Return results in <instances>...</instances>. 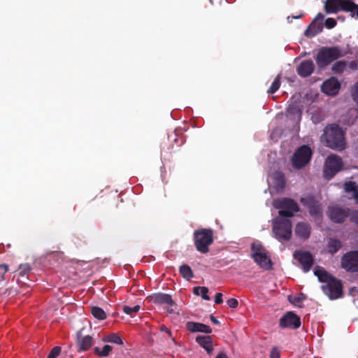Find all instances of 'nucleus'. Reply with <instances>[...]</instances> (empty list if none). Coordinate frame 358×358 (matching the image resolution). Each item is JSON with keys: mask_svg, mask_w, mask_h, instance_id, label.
<instances>
[{"mask_svg": "<svg viewBox=\"0 0 358 358\" xmlns=\"http://www.w3.org/2000/svg\"><path fill=\"white\" fill-rule=\"evenodd\" d=\"M352 54L350 49L343 50L339 46L322 47L315 57V62L319 69H324L336 59Z\"/></svg>", "mask_w": 358, "mask_h": 358, "instance_id": "1", "label": "nucleus"}, {"mask_svg": "<svg viewBox=\"0 0 358 358\" xmlns=\"http://www.w3.org/2000/svg\"><path fill=\"white\" fill-rule=\"evenodd\" d=\"M322 138L325 141L327 146L331 149L341 151L345 148L344 132L336 124L327 126Z\"/></svg>", "mask_w": 358, "mask_h": 358, "instance_id": "2", "label": "nucleus"}, {"mask_svg": "<svg viewBox=\"0 0 358 358\" xmlns=\"http://www.w3.org/2000/svg\"><path fill=\"white\" fill-rule=\"evenodd\" d=\"M324 10L327 13L343 11L349 13L352 17L358 18V4L355 3V0H327Z\"/></svg>", "mask_w": 358, "mask_h": 358, "instance_id": "3", "label": "nucleus"}, {"mask_svg": "<svg viewBox=\"0 0 358 358\" xmlns=\"http://www.w3.org/2000/svg\"><path fill=\"white\" fill-rule=\"evenodd\" d=\"M194 243L197 251L206 254L209 246L213 243V230L212 229H199L194 231Z\"/></svg>", "mask_w": 358, "mask_h": 358, "instance_id": "4", "label": "nucleus"}, {"mask_svg": "<svg viewBox=\"0 0 358 358\" xmlns=\"http://www.w3.org/2000/svg\"><path fill=\"white\" fill-rule=\"evenodd\" d=\"M292 224L288 219L277 218L273 224L272 231L280 242L289 241L292 238Z\"/></svg>", "mask_w": 358, "mask_h": 358, "instance_id": "5", "label": "nucleus"}, {"mask_svg": "<svg viewBox=\"0 0 358 358\" xmlns=\"http://www.w3.org/2000/svg\"><path fill=\"white\" fill-rule=\"evenodd\" d=\"M273 206L275 208L279 209L278 214L282 217H292L295 213L299 211L297 203L289 198L275 200Z\"/></svg>", "mask_w": 358, "mask_h": 358, "instance_id": "6", "label": "nucleus"}, {"mask_svg": "<svg viewBox=\"0 0 358 358\" xmlns=\"http://www.w3.org/2000/svg\"><path fill=\"white\" fill-rule=\"evenodd\" d=\"M313 151L308 145H303L298 148L292 157V164L295 169H301L310 162Z\"/></svg>", "mask_w": 358, "mask_h": 358, "instance_id": "7", "label": "nucleus"}, {"mask_svg": "<svg viewBox=\"0 0 358 358\" xmlns=\"http://www.w3.org/2000/svg\"><path fill=\"white\" fill-rule=\"evenodd\" d=\"M342 167L343 162L341 157L334 155H329L326 160L324 176L331 179L341 170Z\"/></svg>", "mask_w": 358, "mask_h": 358, "instance_id": "8", "label": "nucleus"}, {"mask_svg": "<svg viewBox=\"0 0 358 358\" xmlns=\"http://www.w3.org/2000/svg\"><path fill=\"white\" fill-rule=\"evenodd\" d=\"M324 293L328 296L331 300L337 299L343 296V285L340 280L336 278L330 280L327 284L321 287Z\"/></svg>", "mask_w": 358, "mask_h": 358, "instance_id": "9", "label": "nucleus"}, {"mask_svg": "<svg viewBox=\"0 0 358 358\" xmlns=\"http://www.w3.org/2000/svg\"><path fill=\"white\" fill-rule=\"evenodd\" d=\"M341 266L348 272H358V250L344 254L341 258Z\"/></svg>", "mask_w": 358, "mask_h": 358, "instance_id": "10", "label": "nucleus"}, {"mask_svg": "<svg viewBox=\"0 0 358 358\" xmlns=\"http://www.w3.org/2000/svg\"><path fill=\"white\" fill-rule=\"evenodd\" d=\"M327 215L332 222L338 224L343 223L348 217H350L349 208L337 206H329Z\"/></svg>", "mask_w": 358, "mask_h": 358, "instance_id": "11", "label": "nucleus"}, {"mask_svg": "<svg viewBox=\"0 0 358 358\" xmlns=\"http://www.w3.org/2000/svg\"><path fill=\"white\" fill-rule=\"evenodd\" d=\"M301 204L308 209V212L312 217H320L322 215V208L321 203L313 196L302 197L300 199Z\"/></svg>", "mask_w": 358, "mask_h": 358, "instance_id": "12", "label": "nucleus"}, {"mask_svg": "<svg viewBox=\"0 0 358 358\" xmlns=\"http://www.w3.org/2000/svg\"><path fill=\"white\" fill-rule=\"evenodd\" d=\"M150 301L155 304L167 305L166 310L169 313H174L173 307H176V303L173 300L171 296L162 292H158L150 296Z\"/></svg>", "mask_w": 358, "mask_h": 358, "instance_id": "13", "label": "nucleus"}, {"mask_svg": "<svg viewBox=\"0 0 358 358\" xmlns=\"http://www.w3.org/2000/svg\"><path fill=\"white\" fill-rule=\"evenodd\" d=\"M301 324V318L292 311L286 313L279 321V326L282 329H296L300 327Z\"/></svg>", "mask_w": 358, "mask_h": 358, "instance_id": "14", "label": "nucleus"}, {"mask_svg": "<svg viewBox=\"0 0 358 358\" xmlns=\"http://www.w3.org/2000/svg\"><path fill=\"white\" fill-rule=\"evenodd\" d=\"M293 257L299 262L305 273L308 272L313 265V257L308 251L296 250L293 254Z\"/></svg>", "mask_w": 358, "mask_h": 358, "instance_id": "15", "label": "nucleus"}, {"mask_svg": "<svg viewBox=\"0 0 358 358\" xmlns=\"http://www.w3.org/2000/svg\"><path fill=\"white\" fill-rule=\"evenodd\" d=\"M324 17L322 13H317L310 24L305 30L304 35L307 37H314L322 32L323 29L322 20Z\"/></svg>", "mask_w": 358, "mask_h": 358, "instance_id": "16", "label": "nucleus"}, {"mask_svg": "<svg viewBox=\"0 0 358 358\" xmlns=\"http://www.w3.org/2000/svg\"><path fill=\"white\" fill-rule=\"evenodd\" d=\"M341 88V83L335 77H331L323 82L321 90L323 93L330 95H336Z\"/></svg>", "mask_w": 358, "mask_h": 358, "instance_id": "17", "label": "nucleus"}, {"mask_svg": "<svg viewBox=\"0 0 358 358\" xmlns=\"http://www.w3.org/2000/svg\"><path fill=\"white\" fill-rule=\"evenodd\" d=\"M251 257L261 268L265 270L272 268V262L266 250L262 253H252Z\"/></svg>", "mask_w": 358, "mask_h": 358, "instance_id": "18", "label": "nucleus"}, {"mask_svg": "<svg viewBox=\"0 0 358 358\" xmlns=\"http://www.w3.org/2000/svg\"><path fill=\"white\" fill-rule=\"evenodd\" d=\"M93 344V338L89 335L83 336L81 331L76 334V345L78 352L88 350Z\"/></svg>", "mask_w": 358, "mask_h": 358, "instance_id": "19", "label": "nucleus"}, {"mask_svg": "<svg viewBox=\"0 0 358 358\" xmlns=\"http://www.w3.org/2000/svg\"><path fill=\"white\" fill-rule=\"evenodd\" d=\"M315 70V64L311 59L302 61L296 67V72L302 78L310 76Z\"/></svg>", "mask_w": 358, "mask_h": 358, "instance_id": "20", "label": "nucleus"}, {"mask_svg": "<svg viewBox=\"0 0 358 358\" xmlns=\"http://www.w3.org/2000/svg\"><path fill=\"white\" fill-rule=\"evenodd\" d=\"M195 341L201 348L205 349L208 355L213 353V338L210 336L199 335L196 337Z\"/></svg>", "mask_w": 358, "mask_h": 358, "instance_id": "21", "label": "nucleus"}, {"mask_svg": "<svg viewBox=\"0 0 358 358\" xmlns=\"http://www.w3.org/2000/svg\"><path fill=\"white\" fill-rule=\"evenodd\" d=\"M186 329L191 332H203L210 334L212 332V329L203 323L188 322L186 323Z\"/></svg>", "mask_w": 358, "mask_h": 358, "instance_id": "22", "label": "nucleus"}, {"mask_svg": "<svg viewBox=\"0 0 358 358\" xmlns=\"http://www.w3.org/2000/svg\"><path fill=\"white\" fill-rule=\"evenodd\" d=\"M310 230L309 224L299 222L295 227V234L297 236L306 240L310 237Z\"/></svg>", "mask_w": 358, "mask_h": 358, "instance_id": "23", "label": "nucleus"}, {"mask_svg": "<svg viewBox=\"0 0 358 358\" xmlns=\"http://www.w3.org/2000/svg\"><path fill=\"white\" fill-rule=\"evenodd\" d=\"M314 274L317 277L320 282H330V280L335 278L330 275L326 270L320 266H317L314 270Z\"/></svg>", "mask_w": 358, "mask_h": 358, "instance_id": "24", "label": "nucleus"}, {"mask_svg": "<svg viewBox=\"0 0 358 358\" xmlns=\"http://www.w3.org/2000/svg\"><path fill=\"white\" fill-rule=\"evenodd\" d=\"M286 115L291 118H294L296 116L300 118L301 116V110L296 103H292L287 108Z\"/></svg>", "mask_w": 358, "mask_h": 358, "instance_id": "25", "label": "nucleus"}, {"mask_svg": "<svg viewBox=\"0 0 358 358\" xmlns=\"http://www.w3.org/2000/svg\"><path fill=\"white\" fill-rule=\"evenodd\" d=\"M347 66V62L344 60L337 61L332 65L331 71L335 74H341L345 71Z\"/></svg>", "mask_w": 358, "mask_h": 358, "instance_id": "26", "label": "nucleus"}, {"mask_svg": "<svg viewBox=\"0 0 358 358\" xmlns=\"http://www.w3.org/2000/svg\"><path fill=\"white\" fill-rule=\"evenodd\" d=\"M342 244L341 242L336 238H330L327 248L328 252L331 255L336 253L341 248Z\"/></svg>", "mask_w": 358, "mask_h": 358, "instance_id": "27", "label": "nucleus"}, {"mask_svg": "<svg viewBox=\"0 0 358 358\" xmlns=\"http://www.w3.org/2000/svg\"><path fill=\"white\" fill-rule=\"evenodd\" d=\"M179 272L180 275L186 280H190L193 278L194 274L192 268L187 264H182L180 266Z\"/></svg>", "mask_w": 358, "mask_h": 358, "instance_id": "28", "label": "nucleus"}, {"mask_svg": "<svg viewBox=\"0 0 358 358\" xmlns=\"http://www.w3.org/2000/svg\"><path fill=\"white\" fill-rule=\"evenodd\" d=\"M102 340L104 342L113 343L118 345H123L122 339L116 333L108 334L104 336Z\"/></svg>", "mask_w": 358, "mask_h": 358, "instance_id": "29", "label": "nucleus"}, {"mask_svg": "<svg viewBox=\"0 0 358 358\" xmlns=\"http://www.w3.org/2000/svg\"><path fill=\"white\" fill-rule=\"evenodd\" d=\"M112 350V346L105 345L102 349H100L99 347H95L94 348V353L99 357H107L111 352Z\"/></svg>", "mask_w": 358, "mask_h": 358, "instance_id": "30", "label": "nucleus"}, {"mask_svg": "<svg viewBox=\"0 0 358 358\" xmlns=\"http://www.w3.org/2000/svg\"><path fill=\"white\" fill-rule=\"evenodd\" d=\"M92 315L96 319L103 320L106 318V314L104 310L98 306H92L91 308Z\"/></svg>", "mask_w": 358, "mask_h": 358, "instance_id": "31", "label": "nucleus"}, {"mask_svg": "<svg viewBox=\"0 0 358 358\" xmlns=\"http://www.w3.org/2000/svg\"><path fill=\"white\" fill-rule=\"evenodd\" d=\"M280 87V76L278 75L275 77L274 80L273 81L271 87L267 90V93L270 94H273L275 93Z\"/></svg>", "mask_w": 358, "mask_h": 358, "instance_id": "32", "label": "nucleus"}, {"mask_svg": "<svg viewBox=\"0 0 358 358\" xmlns=\"http://www.w3.org/2000/svg\"><path fill=\"white\" fill-rule=\"evenodd\" d=\"M140 308H141V306L139 305H136L134 307L124 306L122 308V310L125 314L133 316L134 314H135L138 311H139Z\"/></svg>", "mask_w": 358, "mask_h": 358, "instance_id": "33", "label": "nucleus"}, {"mask_svg": "<svg viewBox=\"0 0 358 358\" xmlns=\"http://www.w3.org/2000/svg\"><path fill=\"white\" fill-rule=\"evenodd\" d=\"M344 189L346 192H353L358 189L356 182L352 181L346 182L344 185Z\"/></svg>", "mask_w": 358, "mask_h": 358, "instance_id": "34", "label": "nucleus"}, {"mask_svg": "<svg viewBox=\"0 0 358 358\" xmlns=\"http://www.w3.org/2000/svg\"><path fill=\"white\" fill-rule=\"evenodd\" d=\"M31 271V266L29 264H22L19 266V275L24 276Z\"/></svg>", "mask_w": 358, "mask_h": 358, "instance_id": "35", "label": "nucleus"}, {"mask_svg": "<svg viewBox=\"0 0 358 358\" xmlns=\"http://www.w3.org/2000/svg\"><path fill=\"white\" fill-rule=\"evenodd\" d=\"M251 250L252 253H262L266 251L263 246L258 243H253L251 245Z\"/></svg>", "mask_w": 358, "mask_h": 358, "instance_id": "36", "label": "nucleus"}, {"mask_svg": "<svg viewBox=\"0 0 358 358\" xmlns=\"http://www.w3.org/2000/svg\"><path fill=\"white\" fill-rule=\"evenodd\" d=\"M62 348L59 346L54 347L50 352L47 358H57L61 353Z\"/></svg>", "mask_w": 358, "mask_h": 358, "instance_id": "37", "label": "nucleus"}, {"mask_svg": "<svg viewBox=\"0 0 358 358\" xmlns=\"http://www.w3.org/2000/svg\"><path fill=\"white\" fill-rule=\"evenodd\" d=\"M8 266L7 264H0V281L4 280V275L8 272Z\"/></svg>", "mask_w": 358, "mask_h": 358, "instance_id": "38", "label": "nucleus"}, {"mask_svg": "<svg viewBox=\"0 0 358 358\" xmlns=\"http://www.w3.org/2000/svg\"><path fill=\"white\" fill-rule=\"evenodd\" d=\"M325 27L328 29H332L336 25V21L335 19L329 17L325 20Z\"/></svg>", "mask_w": 358, "mask_h": 358, "instance_id": "39", "label": "nucleus"}, {"mask_svg": "<svg viewBox=\"0 0 358 358\" xmlns=\"http://www.w3.org/2000/svg\"><path fill=\"white\" fill-rule=\"evenodd\" d=\"M306 299V296L305 294L301 293L296 296H295L294 297V300L293 301H290L291 303H294V304H298L299 303H301V301H303V300Z\"/></svg>", "mask_w": 358, "mask_h": 358, "instance_id": "40", "label": "nucleus"}, {"mask_svg": "<svg viewBox=\"0 0 358 358\" xmlns=\"http://www.w3.org/2000/svg\"><path fill=\"white\" fill-rule=\"evenodd\" d=\"M201 293L200 295L204 300H210V296L208 295V289L206 287H201Z\"/></svg>", "mask_w": 358, "mask_h": 358, "instance_id": "41", "label": "nucleus"}, {"mask_svg": "<svg viewBox=\"0 0 358 358\" xmlns=\"http://www.w3.org/2000/svg\"><path fill=\"white\" fill-rule=\"evenodd\" d=\"M227 303L229 306V307L231 308H236L238 306V301L237 299L231 298L227 301Z\"/></svg>", "mask_w": 358, "mask_h": 358, "instance_id": "42", "label": "nucleus"}, {"mask_svg": "<svg viewBox=\"0 0 358 358\" xmlns=\"http://www.w3.org/2000/svg\"><path fill=\"white\" fill-rule=\"evenodd\" d=\"M271 358H280V352L277 347H273L270 353Z\"/></svg>", "mask_w": 358, "mask_h": 358, "instance_id": "43", "label": "nucleus"}, {"mask_svg": "<svg viewBox=\"0 0 358 358\" xmlns=\"http://www.w3.org/2000/svg\"><path fill=\"white\" fill-rule=\"evenodd\" d=\"M350 220L358 227V210H354L350 213Z\"/></svg>", "mask_w": 358, "mask_h": 358, "instance_id": "44", "label": "nucleus"}, {"mask_svg": "<svg viewBox=\"0 0 358 358\" xmlns=\"http://www.w3.org/2000/svg\"><path fill=\"white\" fill-rule=\"evenodd\" d=\"M352 95L355 101L358 104V82L355 85Z\"/></svg>", "mask_w": 358, "mask_h": 358, "instance_id": "45", "label": "nucleus"}, {"mask_svg": "<svg viewBox=\"0 0 358 358\" xmlns=\"http://www.w3.org/2000/svg\"><path fill=\"white\" fill-rule=\"evenodd\" d=\"M223 302L222 300V294L217 293L215 296V303L216 304H221Z\"/></svg>", "mask_w": 358, "mask_h": 358, "instance_id": "46", "label": "nucleus"}, {"mask_svg": "<svg viewBox=\"0 0 358 358\" xmlns=\"http://www.w3.org/2000/svg\"><path fill=\"white\" fill-rule=\"evenodd\" d=\"M73 242L78 248L82 246L81 238L78 236L73 237Z\"/></svg>", "mask_w": 358, "mask_h": 358, "instance_id": "47", "label": "nucleus"}, {"mask_svg": "<svg viewBox=\"0 0 358 358\" xmlns=\"http://www.w3.org/2000/svg\"><path fill=\"white\" fill-rule=\"evenodd\" d=\"M349 67L352 70L358 69V62L357 61H352L349 63Z\"/></svg>", "mask_w": 358, "mask_h": 358, "instance_id": "48", "label": "nucleus"}, {"mask_svg": "<svg viewBox=\"0 0 358 358\" xmlns=\"http://www.w3.org/2000/svg\"><path fill=\"white\" fill-rule=\"evenodd\" d=\"M201 287H194V289H193V293L195 294V295H197V296H199L200 295V293H201Z\"/></svg>", "mask_w": 358, "mask_h": 358, "instance_id": "49", "label": "nucleus"}, {"mask_svg": "<svg viewBox=\"0 0 358 358\" xmlns=\"http://www.w3.org/2000/svg\"><path fill=\"white\" fill-rule=\"evenodd\" d=\"M210 318L211 322L213 324H220V322L218 321V320L215 317H214L213 315H210Z\"/></svg>", "mask_w": 358, "mask_h": 358, "instance_id": "50", "label": "nucleus"}, {"mask_svg": "<svg viewBox=\"0 0 358 358\" xmlns=\"http://www.w3.org/2000/svg\"><path fill=\"white\" fill-rule=\"evenodd\" d=\"M215 358H229L227 355L224 352H220Z\"/></svg>", "mask_w": 358, "mask_h": 358, "instance_id": "51", "label": "nucleus"}, {"mask_svg": "<svg viewBox=\"0 0 358 358\" xmlns=\"http://www.w3.org/2000/svg\"><path fill=\"white\" fill-rule=\"evenodd\" d=\"M353 197L356 200L357 203H358V189L353 194Z\"/></svg>", "mask_w": 358, "mask_h": 358, "instance_id": "52", "label": "nucleus"}, {"mask_svg": "<svg viewBox=\"0 0 358 358\" xmlns=\"http://www.w3.org/2000/svg\"><path fill=\"white\" fill-rule=\"evenodd\" d=\"M302 16H303V14H301V15H297V16H292V17L289 16V17H287V20H289L290 17H292V19H299V18H301Z\"/></svg>", "mask_w": 358, "mask_h": 358, "instance_id": "53", "label": "nucleus"}, {"mask_svg": "<svg viewBox=\"0 0 358 358\" xmlns=\"http://www.w3.org/2000/svg\"><path fill=\"white\" fill-rule=\"evenodd\" d=\"M161 329L162 331H165L166 332L169 333V334H171V331L164 326H162L161 327Z\"/></svg>", "mask_w": 358, "mask_h": 358, "instance_id": "54", "label": "nucleus"}]
</instances>
